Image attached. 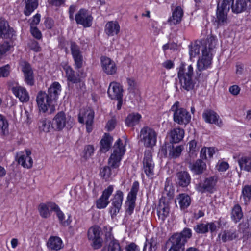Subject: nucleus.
<instances>
[{
	"label": "nucleus",
	"mask_w": 251,
	"mask_h": 251,
	"mask_svg": "<svg viewBox=\"0 0 251 251\" xmlns=\"http://www.w3.org/2000/svg\"><path fill=\"white\" fill-rule=\"evenodd\" d=\"M126 142L124 144L120 139H118L113 147V152L108 160V166L102 168L100 170V175L105 180H109L117 173L121 161L126 152Z\"/></svg>",
	"instance_id": "obj_1"
},
{
	"label": "nucleus",
	"mask_w": 251,
	"mask_h": 251,
	"mask_svg": "<svg viewBox=\"0 0 251 251\" xmlns=\"http://www.w3.org/2000/svg\"><path fill=\"white\" fill-rule=\"evenodd\" d=\"M209 41L211 42V45H209V50H206V44L204 43V47L202 50V56L197 61V70L195 78L199 82H203L206 79L208 75L202 72L210 67L213 53L215 51V41L212 38Z\"/></svg>",
	"instance_id": "obj_2"
},
{
	"label": "nucleus",
	"mask_w": 251,
	"mask_h": 251,
	"mask_svg": "<svg viewBox=\"0 0 251 251\" xmlns=\"http://www.w3.org/2000/svg\"><path fill=\"white\" fill-rule=\"evenodd\" d=\"M193 75V67L191 65L182 63L177 68V76L181 86L187 91L193 89L196 83Z\"/></svg>",
	"instance_id": "obj_3"
},
{
	"label": "nucleus",
	"mask_w": 251,
	"mask_h": 251,
	"mask_svg": "<svg viewBox=\"0 0 251 251\" xmlns=\"http://www.w3.org/2000/svg\"><path fill=\"white\" fill-rule=\"evenodd\" d=\"M56 95H37L36 101L40 112L53 113L55 110Z\"/></svg>",
	"instance_id": "obj_4"
},
{
	"label": "nucleus",
	"mask_w": 251,
	"mask_h": 251,
	"mask_svg": "<svg viewBox=\"0 0 251 251\" xmlns=\"http://www.w3.org/2000/svg\"><path fill=\"white\" fill-rule=\"evenodd\" d=\"M234 0H220L218 4L216 11V19L218 26L226 25L228 23L227 13L229 11L231 3Z\"/></svg>",
	"instance_id": "obj_5"
},
{
	"label": "nucleus",
	"mask_w": 251,
	"mask_h": 251,
	"mask_svg": "<svg viewBox=\"0 0 251 251\" xmlns=\"http://www.w3.org/2000/svg\"><path fill=\"white\" fill-rule=\"evenodd\" d=\"M157 134L149 126H144L140 132V141L146 147H152L156 145Z\"/></svg>",
	"instance_id": "obj_6"
},
{
	"label": "nucleus",
	"mask_w": 251,
	"mask_h": 251,
	"mask_svg": "<svg viewBox=\"0 0 251 251\" xmlns=\"http://www.w3.org/2000/svg\"><path fill=\"white\" fill-rule=\"evenodd\" d=\"M173 111V119L174 122L179 125H187L191 119L189 112L183 108L179 107V102L176 101L171 107Z\"/></svg>",
	"instance_id": "obj_7"
},
{
	"label": "nucleus",
	"mask_w": 251,
	"mask_h": 251,
	"mask_svg": "<svg viewBox=\"0 0 251 251\" xmlns=\"http://www.w3.org/2000/svg\"><path fill=\"white\" fill-rule=\"evenodd\" d=\"M139 188V182L138 181L134 182L131 190L128 194L126 201L125 204L126 216H130L133 213L135 207V201Z\"/></svg>",
	"instance_id": "obj_8"
},
{
	"label": "nucleus",
	"mask_w": 251,
	"mask_h": 251,
	"mask_svg": "<svg viewBox=\"0 0 251 251\" xmlns=\"http://www.w3.org/2000/svg\"><path fill=\"white\" fill-rule=\"evenodd\" d=\"M218 182V177L213 176L201 180L196 185V190L202 194L205 193H213L216 191V184Z\"/></svg>",
	"instance_id": "obj_9"
},
{
	"label": "nucleus",
	"mask_w": 251,
	"mask_h": 251,
	"mask_svg": "<svg viewBox=\"0 0 251 251\" xmlns=\"http://www.w3.org/2000/svg\"><path fill=\"white\" fill-rule=\"evenodd\" d=\"M154 167L151 150H145L143 160V170L149 179H153L154 177Z\"/></svg>",
	"instance_id": "obj_10"
},
{
	"label": "nucleus",
	"mask_w": 251,
	"mask_h": 251,
	"mask_svg": "<svg viewBox=\"0 0 251 251\" xmlns=\"http://www.w3.org/2000/svg\"><path fill=\"white\" fill-rule=\"evenodd\" d=\"M94 112L90 107L81 109L78 114V121L80 123L86 124V130L90 133L93 130Z\"/></svg>",
	"instance_id": "obj_11"
},
{
	"label": "nucleus",
	"mask_w": 251,
	"mask_h": 251,
	"mask_svg": "<svg viewBox=\"0 0 251 251\" xmlns=\"http://www.w3.org/2000/svg\"><path fill=\"white\" fill-rule=\"evenodd\" d=\"M212 38L215 41V46H216L217 40L216 37L213 36H208L206 39L201 41H196L193 45L189 46V55L191 58L195 57L200 53V50L202 52V50L204 49V43L206 44V50H209V45H211V42L209 41Z\"/></svg>",
	"instance_id": "obj_12"
},
{
	"label": "nucleus",
	"mask_w": 251,
	"mask_h": 251,
	"mask_svg": "<svg viewBox=\"0 0 251 251\" xmlns=\"http://www.w3.org/2000/svg\"><path fill=\"white\" fill-rule=\"evenodd\" d=\"M100 232V228L98 226H92L88 230V239L92 242V246L95 249H100L102 246L103 240Z\"/></svg>",
	"instance_id": "obj_13"
},
{
	"label": "nucleus",
	"mask_w": 251,
	"mask_h": 251,
	"mask_svg": "<svg viewBox=\"0 0 251 251\" xmlns=\"http://www.w3.org/2000/svg\"><path fill=\"white\" fill-rule=\"evenodd\" d=\"M185 241L179 235H173L167 241L166 248L168 251H184Z\"/></svg>",
	"instance_id": "obj_14"
},
{
	"label": "nucleus",
	"mask_w": 251,
	"mask_h": 251,
	"mask_svg": "<svg viewBox=\"0 0 251 251\" xmlns=\"http://www.w3.org/2000/svg\"><path fill=\"white\" fill-rule=\"evenodd\" d=\"M124 199V194L121 190H117L111 199V206L109 209V213L112 218L116 216L121 209Z\"/></svg>",
	"instance_id": "obj_15"
},
{
	"label": "nucleus",
	"mask_w": 251,
	"mask_h": 251,
	"mask_svg": "<svg viewBox=\"0 0 251 251\" xmlns=\"http://www.w3.org/2000/svg\"><path fill=\"white\" fill-rule=\"evenodd\" d=\"M75 20L77 24L82 25L84 27H89L92 25L93 18L90 11L82 8L75 14Z\"/></svg>",
	"instance_id": "obj_16"
},
{
	"label": "nucleus",
	"mask_w": 251,
	"mask_h": 251,
	"mask_svg": "<svg viewBox=\"0 0 251 251\" xmlns=\"http://www.w3.org/2000/svg\"><path fill=\"white\" fill-rule=\"evenodd\" d=\"M70 49L75 62V67L79 69L83 65V56L79 46L74 42H71Z\"/></svg>",
	"instance_id": "obj_17"
},
{
	"label": "nucleus",
	"mask_w": 251,
	"mask_h": 251,
	"mask_svg": "<svg viewBox=\"0 0 251 251\" xmlns=\"http://www.w3.org/2000/svg\"><path fill=\"white\" fill-rule=\"evenodd\" d=\"M113 186L109 185L103 191L101 196L96 202V207L98 209H103L107 206L109 203V198L113 193Z\"/></svg>",
	"instance_id": "obj_18"
},
{
	"label": "nucleus",
	"mask_w": 251,
	"mask_h": 251,
	"mask_svg": "<svg viewBox=\"0 0 251 251\" xmlns=\"http://www.w3.org/2000/svg\"><path fill=\"white\" fill-rule=\"evenodd\" d=\"M68 123L65 113L63 111L58 112L52 119V128L56 131H61Z\"/></svg>",
	"instance_id": "obj_19"
},
{
	"label": "nucleus",
	"mask_w": 251,
	"mask_h": 251,
	"mask_svg": "<svg viewBox=\"0 0 251 251\" xmlns=\"http://www.w3.org/2000/svg\"><path fill=\"white\" fill-rule=\"evenodd\" d=\"M15 35V31L9 26L8 22L4 18H0V37L4 39H12Z\"/></svg>",
	"instance_id": "obj_20"
},
{
	"label": "nucleus",
	"mask_w": 251,
	"mask_h": 251,
	"mask_svg": "<svg viewBox=\"0 0 251 251\" xmlns=\"http://www.w3.org/2000/svg\"><path fill=\"white\" fill-rule=\"evenodd\" d=\"M100 64L103 71L106 74L112 75L115 74L117 70L115 62L106 56L100 57Z\"/></svg>",
	"instance_id": "obj_21"
},
{
	"label": "nucleus",
	"mask_w": 251,
	"mask_h": 251,
	"mask_svg": "<svg viewBox=\"0 0 251 251\" xmlns=\"http://www.w3.org/2000/svg\"><path fill=\"white\" fill-rule=\"evenodd\" d=\"M55 203L53 202H47L41 203L38 206V210L40 216L45 219L50 217L52 212L53 211Z\"/></svg>",
	"instance_id": "obj_22"
},
{
	"label": "nucleus",
	"mask_w": 251,
	"mask_h": 251,
	"mask_svg": "<svg viewBox=\"0 0 251 251\" xmlns=\"http://www.w3.org/2000/svg\"><path fill=\"white\" fill-rule=\"evenodd\" d=\"M202 117L207 123L215 124L219 126L222 125V122L220 120L219 116L212 110H205L202 114Z\"/></svg>",
	"instance_id": "obj_23"
},
{
	"label": "nucleus",
	"mask_w": 251,
	"mask_h": 251,
	"mask_svg": "<svg viewBox=\"0 0 251 251\" xmlns=\"http://www.w3.org/2000/svg\"><path fill=\"white\" fill-rule=\"evenodd\" d=\"M194 229L199 234H204L208 232L209 230L212 233L217 230V226L213 222L200 223L194 227Z\"/></svg>",
	"instance_id": "obj_24"
},
{
	"label": "nucleus",
	"mask_w": 251,
	"mask_h": 251,
	"mask_svg": "<svg viewBox=\"0 0 251 251\" xmlns=\"http://www.w3.org/2000/svg\"><path fill=\"white\" fill-rule=\"evenodd\" d=\"M31 154L30 151L26 150L25 153L20 154L17 159L18 164L25 168H31L33 165V160L30 156Z\"/></svg>",
	"instance_id": "obj_25"
},
{
	"label": "nucleus",
	"mask_w": 251,
	"mask_h": 251,
	"mask_svg": "<svg viewBox=\"0 0 251 251\" xmlns=\"http://www.w3.org/2000/svg\"><path fill=\"white\" fill-rule=\"evenodd\" d=\"M183 15V11L181 7L177 6L173 11L172 15L170 17L168 22L170 25H176L180 23Z\"/></svg>",
	"instance_id": "obj_26"
},
{
	"label": "nucleus",
	"mask_w": 251,
	"mask_h": 251,
	"mask_svg": "<svg viewBox=\"0 0 251 251\" xmlns=\"http://www.w3.org/2000/svg\"><path fill=\"white\" fill-rule=\"evenodd\" d=\"M177 183L182 187H187L191 182V177L186 171H180L176 175Z\"/></svg>",
	"instance_id": "obj_27"
},
{
	"label": "nucleus",
	"mask_w": 251,
	"mask_h": 251,
	"mask_svg": "<svg viewBox=\"0 0 251 251\" xmlns=\"http://www.w3.org/2000/svg\"><path fill=\"white\" fill-rule=\"evenodd\" d=\"M47 246L50 250L55 251L60 250L63 247L62 240L57 236L50 237L47 243Z\"/></svg>",
	"instance_id": "obj_28"
},
{
	"label": "nucleus",
	"mask_w": 251,
	"mask_h": 251,
	"mask_svg": "<svg viewBox=\"0 0 251 251\" xmlns=\"http://www.w3.org/2000/svg\"><path fill=\"white\" fill-rule=\"evenodd\" d=\"M13 48L11 39L2 41L0 43V60L8 55Z\"/></svg>",
	"instance_id": "obj_29"
},
{
	"label": "nucleus",
	"mask_w": 251,
	"mask_h": 251,
	"mask_svg": "<svg viewBox=\"0 0 251 251\" xmlns=\"http://www.w3.org/2000/svg\"><path fill=\"white\" fill-rule=\"evenodd\" d=\"M120 29V26L116 21L108 22L105 25V32L109 36L117 35Z\"/></svg>",
	"instance_id": "obj_30"
},
{
	"label": "nucleus",
	"mask_w": 251,
	"mask_h": 251,
	"mask_svg": "<svg viewBox=\"0 0 251 251\" xmlns=\"http://www.w3.org/2000/svg\"><path fill=\"white\" fill-rule=\"evenodd\" d=\"M238 237V231L233 229L224 230L218 235V237L223 242L233 240Z\"/></svg>",
	"instance_id": "obj_31"
},
{
	"label": "nucleus",
	"mask_w": 251,
	"mask_h": 251,
	"mask_svg": "<svg viewBox=\"0 0 251 251\" xmlns=\"http://www.w3.org/2000/svg\"><path fill=\"white\" fill-rule=\"evenodd\" d=\"M169 135L171 137V142L177 143L184 138V130L180 127L175 128L170 131Z\"/></svg>",
	"instance_id": "obj_32"
},
{
	"label": "nucleus",
	"mask_w": 251,
	"mask_h": 251,
	"mask_svg": "<svg viewBox=\"0 0 251 251\" xmlns=\"http://www.w3.org/2000/svg\"><path fill=\"white\" fill-rule=\"evenodd\" d=\"M170 212V206L168 203L160 202L157 207V214L158 218L162 222H163L169 216Z\"/></svg>",
	"instance_id": "obj_33"
},
{
	"label": "nucleus",
	"mask_w": 251,
	"mask_h": 251,
	"mask_svg": "<svg viewBox=\"0 0 251 251\" xmlns=\"http://www.w3.org/2000/svg\"><path fill=\"white\" fill-rule=\"evenodd\" d=\"M53 211L56 213L59 223L64 226H68L72 222L71 216H69L66 220H65V216L64 213L61 210L59 206L55 203Z\"/></svg>",
	"instance_id": "obj_34"
},
{
	"label": "nucleus",
	"mask_w": 251,
	"mask_h": 251,
	"mask_svg": "<svg viewBox=\"0 0 251 251\" xmlns=\"http://www.w3.org/2000/svg\"><path fill=\"white\" fill-rule=\"evenodd\" d=\"M238 163L241 170L251 173V156L244 155L238 160Z\"/></svg>",
	"instance_id": "obj_35"
},
{
	"label": "nucleus",
	"mask_w": 251,
	"mask_h": 251,
	"mask_svg": "<svg viewBox=\"0 0 251 251\" xmlns=\"http://www.w3.org/2000/svg\"><path fill=\"white\" fill-rule=\"evenodd\" d=\"M190 170L196 175L201 174L206 168L205 162L201 159L197 160L194 163L190 164Z\"/></svg>",
	"instance_id": "obj_36"
},
{
	"label": "nucleus",
	"mask_w": 251,
	"mask_h": 251,
	"mask_svg": "<svg viewBox=\"0 0 251 251\" xmlns=\"http://www.w3.org/2000/svg\"><path fill=\"white\" fill-rule=\"evenodd\" d=\"M166 148V152H168L169 156L173 158L179 157L184 149L183 146L181 145L174 147L172 145H168Z\"/></svg>",
	"instance_id": "obj_37"
},
{
	"label": "nucleus",
	"mask_w": 251,
	"mask_h": 251,
	"mask_svg": "<svg viewBox=\"0 0 251 251\" xmlns=\"http://www.w3.org/2000/svg\"><path fill=\"white\" fill-rule=\"evenodd\" d=\"M25 6L24 13L26 16H29L38 7V0H25Z\"/></svg>",
	"instance_id": "obj_38"
},
{
	"label": "nucleus",
	"mask_w": 251,
	"mask_h": 251,
	"mask_svg": "<svg viewBox=\"0 0 251 251\" xmlns=\"http://www.w3.org/2000/svg\"><path fill=\"white\" fill-rule=\"evenodd\" d=\"M176 201L179 204L180 208L182 210L186 209L191 203V198L190 196L186 194H179L177 198Z\"/></svg>",
	"instance_id": "obj_39"
},
{
	"label": "nucleus",
	"mask_w": 251,
	"mask_h": 251,
	"mask_svg": "<svg viewBox=\"0 0 251 251\" xmlns=\"http://www.w3.org/2000/svg\"><path fill=\"white\" fill-rule=\"evenodd\" d=\"M63 68L65 71L67 80L73 83H76L79 81V78L75 75V71L72 68L67 64H65Z\"/></svg>",
	"instance_id": "obj_40"
},
{
	"label": "nucleus",
	"mask_w": 251,
	"mask_h": 251,
	"mask_svg": "<svg viewBox=\"0 0 251 251\" xmlns=\"http://www.w3.org/2000/svg\"><path fill=\"white\" fill-rule=\"evenodd\" d=\"M141 115L137 113L129 114L126 118V124L129 127H132L137 125L141 119Z\"/></svg>",
	"instance_id": "obj_41"
},
{
	"label": "nucleus",
	"mask_w": 251,
	"mask_h": 251,
	"mask_svg": "<svg viewBox=\"0 0 251 251\" xmlns=\"http://www.w3.org/2000/svg\"><path fill=\"white\" fill-rule=\"evenodd\" d=\"M113 138L109 134L105 133L100 141V151L102 152L107 151L110 148Z\"/></svg>",
	"instance_id": "obj_42"
},
{
	"label": "nucleus",
	"mask_w": 251,
	"mask_h": 251,
	"mask_svg": "<svg viewBox=\"0 0 251 251\" xmlns=\"http://www.w3.org/2000/svg\"><path fill=\"white\" fill-rule=\"evenodd\" d=\"M231 4L232 12L237 14L245 11L247 7V4L245 0H237L234 4L233 2Z\"/></svg>",
	"instance_id": "obj_43"
},
{
	"label": "nucleus",
	"mask_w": 251,
	"mask_h": 251,
	"mask_svg": "<svg viewBox=\"0 0 251 251\" xmlns=\"http://www.w3.org/2000/svg\"><path fill=\"white\" fill-rule=\"evenodd\" d=\"M124 92L123 86L118 82L113 81L109 85L108 94H122Z\"/></svg>",
	"instance_id": "obj_44"
},
{
	"label": "nucleus",
	"mask_w": 251,
	"mask_h": 251,
	"mask_svg": "<svg viewBox=\"0 0 251 251\" xmlns=\"http://www.w3.org/2000/svg\"><path fill=\"white\" fill-rule=\"evenodd\" d=\"M243 214L241 206L236 204L233 207L231 211V218L233 221L237 223L243 218Z\"/></svg>",
	"instance_id": "obj_45"
},
{
	"label": "nucleus",
	"mask_w": 251,
	"mask_h": 251,
	"mask_svg": "<svg viewBox=\"0 0 251 251\" xmlns=\"http://www.w3.org/2000/svg\"><path fill=\"white\" fill-rule=\"evenodd\" d=\"M38 126L39 129L45 132H49L52 128L50 121L45 118L39 121Z\"/></svg>",
	"instance_id": "obj_46"
},
{
	"label": "nucleus",
	"mask_w": 251,
	"mask_h": 251,
	"mask_svg": "<svg viewBox=\"0 0 251 251\" xmlns=\"http://www.w3.org/2000/svg\"><path fill=\"white\" fill-rule=\"evenodd\" d=\"M107 251H123V250L119 241L112 238L108 244Z\"/></svg>",
	"instance_id": "obj_47"
},
{
	"label": "nucleus",
	"mask_w": 251,
	"mask_h": 251,
	"mask_svg": "<svg viewBox=\"0 0 251 251\" xmlns=\"http://www.w3.org/2000/svg\"><path fill=\"white\" fill-rule=\"evenodd\" d=\"M127 90L129 93L136 94L139 93V85L132 78H127Z\"/></svg>",
	"instance_id": "obj_48"
},
{
	"label": "nucleus",
	"mask_w": 251,
	"mask_h": 251,
	"mask_svg": "<svg viewBox=\"0 0 251 251\" xmlns=\"http://www.w3.org/2000/svg\"><path fill=\"white\" fill-rule=\"evenodd\" d=\"M215 152L214 148H202L201 151V157L203 159H206L208 157L211 158Z\"/></svg>",
	"instance_id": "obj_49"
},
{
	"label": "nucleus",
	"mask_w": 251,
	"mask_h": 251,
	"mask_svg": "<svg viewBox=\"0 0 251 251\" xmlns=\"http://www.w3.org/2000/svg\"><path fill=\"white\" fill-rule=\"evenodd\" d=\"M242 196L246 204L250 201L251 199V184L244 187L242 189Z\"/></svg>",
	"instance_id": "obj_50"
},
{
	"label": "nucleus",
	"mask_w": 251,
	"mask_h": 251,
	"mask_svg": "<svg viewBox=\"0 0 251 251\" xmlns=\"http://www.w3.org/2000/svg\"><path fill=\"white\" fill-rule=\"evenodd\" d=\"M157 242L155 238H152L150 240H147L145 243L143 247V251H145L148 245L149 246L148 248V251H155L157 249Z\"/></svg>",
	"instance_id": "obj_51"
},
{
	"label": "nucleus",
	"mask_w": 251,
	"mask_h": 251,
	"mask_svg": "<svg viewBox=\"0 0 251 251\" xmlns=\"http://www.w3.org/2000/svg\"><path fill=\"white\" fill-rule=\"evenodd\" d=\"M8 123L6 118L0 114V134L4 135L8 131Z\"/></svg>",
	"instance_id": "obj_52"
},
{
	"label": "nucleus",
	"mask_w": 251,
	"mask_h": 251,
	"mask_svg": "<svg viewBox=\"0 0 251 251\" xmlns=\"http://www.w3.org/2000/svg\"><path fill=\"white\" fill-rule=\"evenodd\" d=\"M174 235H179L180 238L185 241V244L187 242L188 239L192 236V230L188 228H185L180 233H175Z\"/></svg>",
	"instance_id": "obj_53"
},
{
	"label": "nucleus",
	"mask_w": 251,
	"mask_h": 251,
	"mask_svg": "<svg viewBox=\"0 0 251 251\" xmlns=\"http://www.w3.org/2000/svg\"><path fill=\"white\" fill-rule=\"evenodd\" d=\"M61 86L57 82H53L48 90L49 94H58L61 92Z\"/></svg>",
	"instance_id": "obj_54"
},
{
	"label": "nucleus",
	"mask_w": 251,
	"mask_h": 251,
	"mask_svg": "<svg viewBox=\"0 0 251 251\" xmlns=\"http://www.w3.org/2000/svg\"><path fill=\"white\" fill-rule=\"evenodd\" d=\"M19 64L24 75L33 71L30 64L25 60H21Z\"/></svg>",
	"instance_id": "obj_55"
},
{
	"label": "nucleus",
	"mask_w": 251,
	"mask_h": 251,
	"mask_svg": "<svg viewBox=\"0 0 251 251\" xmlns=\"http://www.w3.org/2000/svg\"><path fill=\"white\" fill-rule=\"evenodd\" d=\"M24 76L25 81L27 85L32 86L34 84L35 81L33 71L24 75Z\"/></svg>",
	"instance_id": "obj_56"
},
{
	"label": "nucleus",
	"mask_w": 251,
	"mask_h": 251,
	"mask_svg": "<svg viewBox=\"0 0 251 251\" xmlns=\"http://www.w3.org/2000/svg\"><path fill=\"white\" fill-rule=\"evenodd\" d=\"M12 91L14 94H28L25 88L19 85L13 87Z\"/></svg>",
	"instance_id": "obj_57"
},
{
	"label": "nucleus",
	"mask_w": 251,
	"mask_h": 251,
	"mask_svg": "<svg viewBox=\"0 0 251 251\" xmlns=\"http://www.w3.org/2000/svg\"><path fill=\"white\" fill-rule=\"evenodd\" d=\"M228 168V163L225 161L219 162L216 165L217 169L220 172H225L227 170Z\"/></svg>",
	"instance_id": "obj_58"
},
{
	"label": "nucleus",
	"mask_w": 251,
	"mask_h": 251,
	"mask_svg": "<svg viewBox=\"0 0 251 251\" xmlns=\"http://www.w3.org/2000/svg\"><path fill=\"white\" fill-rule=\"evenodd\" d=\"M41 15L37 13L30 20V27H36V25L39 23L40 21Z\"/></svg>",
	"instance_id": "obj_59"
},
{
	"label": "nucleus",
	"mask_w": 251,
	"mask_h": 251,
	"mask_svg": "<svg viewBox=\"0 0 251 251\" xmlns=\"http://www.w3.org/2000/svg\"><path fill=\"white\" fill-rule=\"evenodd\" d=\"M125 251H140V248L135 243L131 242L126 246Z\"/></svg>",
	"instance_id": "obj_60"
},
{
	"label": "nucleus",
	"mask_w": 251,
	"mask_h": 251,
	"mask_svg": "<svg viewBox=\"0 0 251 251\" xmlns=\"http://www.w3.org/2000/svg\"><path fill=\"white\" fill-rule=\"evenodd\" d=\"M94 148L92 145H88L84 149V157L86 159L89 158L94 153Z\"/></svg>",
	"instance_id": "obj_61"
},
{
	"label": "nucleus",
	"mask_w": 251,
	"mask_h": 251,
	"mask_svg": "<svg viewBox=\"0 0 251 251\" xmlns=\"http://www.w3.org/2000/svg\"><path fill=\"white\" fill-rule=\"evenodd\" d=\"M28 45L30 48L35 52H39L41 50V48L38 43L35 40L31 41Z\"/></svg>",
	"instance_id": "obj_62"
},
{
	"label": "nucleus",
	"mask_w": 251,
	"mask_h": 251,
	"mask_svg": "<svg viewBox=\"0 0 251 251\" xmlns=\"http://www.w3.org/2000/svg\"><path fill=\"white\" fill-rule=\"evenodd\" d=\"M10 66L6 65L4 66L0 67V77H6L9 74Z\"/></svg>",
	"instance_id": "obj_63"
},
{
	"label": "nucleus",
	"mask_w": 251,
	"mask_h": 251,
	"mask_svg": "<svg viewBox=\"0 0 251 251\" xmlns=\"http://www.w3.org/2000/svg\"><path fill=\"white\" fill-rule=\"evenodd\" d=\"M30 32L32 36L37 39H40L42 38L41 32L36 27H30Z\"/></svg>",
	"instance_id": "obj_64"
}]
</instances>
